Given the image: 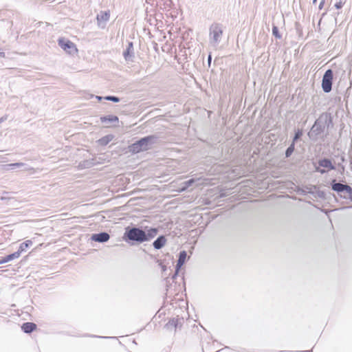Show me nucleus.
I'll return each mask as SVG.
<instances>
[{"instance_id": "obj_17", "label": "nucleus", "mask_w": 352, "mask_h": 352, "mask_svg": "<svg viewBox=\"0 0 352 352\" xmlns=\"http://www.w3.org/2000/svg\"><path fill=\"white\" fill-rule=\"evenodd\" d=\"M102 122H118V118L116 116H109L100 118Z\"/></svg>"}, {"instance_id": "obj_20", "label": "nucleus", "mask_w": 352, "mask_h": 352, "mask_svg": "<svg viewBox=\"0 0 352 352\" xmlns=\"http://www.w3.org/2000/svg\"><path fill=\"white\" fill-rule=\"evenodd\" d=\"M197 180L195 179H189L183 183V187L181 189V191H184L186 190L188 187L191 186Z\"/></svg>"}, {"instance_id": "obj_16", "label": "nucleus", "mask_w": 352, "mask_h": 352, "mask_svg": "<svg viewBox=\"0 0 352 352\" xmlns=\"http://www.w3.org/2000/svg\"><path fill=\"white\" fill-rule=\"evenodd\" d=\"M341 196L345 199L351 198L352 197V188L348 185H345Z\"/></svg>"}, {"instance_id": "obj_31", "label": "nucleus", "mask_w": 352, "mask_h": 352, "mask_svg": "<svg viewBox=\"0 0 352 352\" xmlns=\"http://www.w3.org/2000/svg\"><path fill=\"white\" fill-rule=\"evenodd\" d=\"M316 124H314V125L312 126V129H311L314 131V130H315V128H316Z\"/></svg>"}, {"instance_id": "obj_23", "label": "nucleus", "mask_w": 352, "mask_h": 352, "mask_svg": "<svg viewBox=\"0 0 352 352\" xmlns=\"http://www.w3.org/2000/svg\"><path fill=\"white\" fill-rule=\"evenodd\" d=\"M272 34L277 38H281V35L279 33L278 29L275 25H274L273 28H272Z\"/></svg>"}, {"instance_id": "obj_8", "label": "nucleus", "mask_w": 352, "mask_h": 352, "mask_svg": "<svg viewBox=\"0 0 352 352\" xmlns=\"http://www.w3.org/2000/svg\"><path fill=\"white\" fill-rule=\"evenodd\" d=\"M133 43H129L126 50L124 52L123 56L126 60H131V58L133 56Z\"/></svg>"}, {"instance_id": "obj_4", "label": "nucleus", "mask_w": 352, "mask_h": 352, "mask_svg": "<svg viewBox=\"0 0 352 352\" xmlns=\"http://www.w3.org/2000/svg\"><path fill=\"white\" fill-rule=\"evenodd\" d=\"M58 45L67 53L74 55L77 54L78 50L76 45L71 41L61 38L58 39Z\"/></svg>"}, {"instance_id": "obj_28", "label": "nucleus", "mask_w": 352, "mask_h": 352, "mask_svg": "<svg viewBox=\"0 0 352 352\" xmlns=\"http://www.w3.org/2000/svg\"><path fill=\"white\" fill-rule=\"evenodd\" d=\"M7 120V116L0 118V124Z\"/></svg>"}, {"instance_id": "obj_26", "label": "nucleus", "mask_w": 352, "mask_h": 352, "mask_svg": "<svg viewBox=\"0 0 352 352\" xmlns=\"http://www.w3.org/2000/svg\"><path fill=\"white\" fill-rule=\"evenodd\" d=\"M343 6V3L342 1H339L338 2H337L336 4H335V7L337 8V9H340Z\"/></svg>"}, {"instance_id": "obj_22", "label": "nucleus", "mask_w": 352, "mask_h": 352, "mask_svg": "<svg viewBox=\"0 0 352 352\" xmlns=\"http://www.w3.org/2000/svg\"><path fill=\"white\" fill-rule=\"evenodd\" d=\"M111 140V138L109 136H105L99 140V142L101 145H106Z\"/></svg>"}, {"instance_id": "obj_29", "label": "nucleus", "mask_w": 352, "mask_h": 352, "mask_svg": "<svg viewBox=\"0 0 352 352\" xmlns=\"http://www.w3.org/2000/svg\"><path fill=\"white\" fill-rule=\"evenodd\" d=\"M96 98L98 99V100H101L102 99V97L101 96H96Z\"/></svg>"}, {"instance_id": "obj_24", "label": "nucleus", "mask_w": 352, "mask_h": 352, "mask_svg": "<svg viewBox=\"0 0 352 352\" xmlns=\"http://www.w3.org/2000/svg\"><path fill=\"white\" fill-rule=\"evenodd\" d=\"M104 99L107 100L114 102H118L120 101V98H119L116 97V96H106L104 98Z\"/></svg>"}, {"instance_id": "obj_19", "label": "nucleus", "mask_w": 352, "mask_h": 352, "mask_svg": "<svg viewBox=\"0 0 352 352\" xmlns=\"http://www.w3.org/2000/svg\"><path fill=\"white\" fill-rule=\"evenodd\" d=\"M319 164L320 166L327 168L328 169L333 168V166L332 165L331 162L329 160H326V159L322 160L320 161Z\"/></svg>"}, {"instance_id": "obj_7", "label": "nucleus", "mask_w": 352, "mask_h": 352, "mask_svg": "<svg viewBox=\"0 0 352 352\" xmlns=\"http://www.w3.org/2000/svg\"><path fill=\"white\" fill-rule=\"evenodd\" d=\"M109 234L107 232H101L99 234H94L91 236V239L94 241L100 243L106 242L109 239Z\"/></svg>"}, {"instance_id": "obj_6", "label": "nucleus", "mask_w": 352, "mask_h": 352, "mask_svg": "<svg viewBox=\"0 0 352 352\" xmlns=\"http://www.w3.org/2000/svg\"><path fill=\"white\" fill-rule=\"evenodd\" d=\"M110 18V11H100L96 16L97 25L101 28L104 29L106 27L107 23Z\"/></svg>"}, {"instance_id": "obj_32", "label": "nucleus", "mask_w": 352, "mask_h": 352, "mask_svg": "<svg viewBox=\"0 0 352 352\" xmlns=\"http://www.w3.org/2000/svg\"><path fill=\"white\" fill-rule=\"evenodd\" d=\"M316 2H317V0H313V3H314V4H316Z\"/></svg>"}, {"instance_id": "obj_30", "label": "nucleus", "mask_w": 352, "mask_h": 352, "mask_svg": "<svg viewBox=\"0 0 352 352\" xmlns=\"http://www.w3.org/2000/svg\"><path fill=\"white\" fill-rule=\"evenodd\" d=\"M208 63H210V61H211V56L210 55L208 56Z\"/></svg>"}, {"instance_id": "obj_10", "label": "nucleus", "mask_w": 352, "mask_h": 352, "mask_svg": "<svg viewBox=\"0 0 352 352\" xmlns=\"http://www.w3.org/2000/svg\"><path fill=\"white\" fill-rule=\"evenodd\" d=\"M19 257V253H12L0 260V265L11 261Z\"/></svg>"}, {"instance_id": "obj_14", "label": "nucleus", "mask_w": 352, "mask_h": 352, "mask_svg": "<svg viewBox=\"0 0 352 352\" xmlns=\"http://www.w3.org/2000/svg\"><path fill=\"white\" fill-rule=\"evenodd\" d=\"M36 328V324L32 322H25L22 326L25 333H31Z\"/></svg>"}, {"instance_id": "obj_5", "label": "nucleus", "mask_w": 352, "mask_h": 352, "mask_svg": "<svg viewBox=\"0 0 352 352\" xmlns=\"http://www.w3.org/2000/svg\"><path fill=\"white\" fill-rule=\"evenodd\" d=\"M333 72L328 69L322 77V87L324 92L329 93L331 90Z\"/></svg>"}, {"instance_id": "obj_9", "label": "nucleus", "mask_w": 352, "mask_h": 352, "mask_svg": "<svg viewBox=\"0 0 352 352\" xmlns=\"http://www.w3.org/2000/svg\"><path fill=\"white\" fill-rule=\"evenodd\" d=\"M166 243V239L165 236H160L153 242V245L155 249L160 250L165 245Z\"/></svg>"}, {"instance_id": "obj_25", "label": "nucleus", "mask_w": 352, "mask_h": 352, "mask_svg": "<svg viewBox=\"0 0 352 352\" xmlns=\"http://www.w3.org/2000/svg\"><path fill=\"white\" fill-rule=\"evenodd\" d=\"M302 135V133L300 130H298L294 135V138L293 139L294 144H295V142L300 138V137Z\"/></svg>"}, {"instance_id": "obj_21", "label": "nucleus", "mask_w": 352, "mask_h": 352, "mask_svg": "<svg viewBox=\"0 0 352 352\" xmlns=\"http://www.w3.org/2000/svg\"><path fill=\"white\" fill-rule=\"evenodd\" d=\"M294 151V142L287 148L285 152V155L287 157H289Z\"/></svg>"}, {"instance_id": "obj_15", "label": "nucleus", "mask_w": 352, "mask_h": 352, "mask_svg": "<svg viewBox=\"0 0 352 352\" xmlns=\"http://www.w3.org/2000/svg\"><path fill=\"white\" fill-rule=\"evenodd\" d=\"M32 245V241L31 240H27L25 242L22 243L19 248V250L16 252L15 253H19V256L21 255V252H24L26 248H29Z\"/></svg>"}, {"instance_id": "obj_12", "label": "nucleus", "mask_w": 352, "mask_h": 352, "mask_svg": "<svg viewBox=\"0 0 352 352\" xmlns=\"http://www.w3.org/2000/svg\"><path fill=\"white\" fill-rule=\"evenodd\" d=\"M23 167L24 168V170H29L30 168L26 167L25 164H23V163H21V162H19V163H14V164H8L6 165V169L7 170H12L14 168H22Z\"/></svg>"}, {"instance_id": "obj_3", "label": "nucleus", "mask_w": 352, "mask_h": 352, "mask_svg": "<svg viewBox=\"0 0 352 352\" xmlns=\"http://www.w3.org/2000/svg\"><path fill=\"white\" fill-rule=\"evenodd\" d=\"M124 236L130 241H136L138 243H143L146 241L145 232L138 228H127Z\"/></svg>"}, {"instance_id": "obj_13", "label": "nucleus", "mask_w": 352, "mask_h": 352, "mask_svg": "<svg viewBox=\"0 0 352 352\" xmlns=\"http://www.w3.org/2000/svg\"><path fill=\"white\" fill-rule=\"evenodd\" d=\"M186 256H187V254L185 251H182L179 253V259H178L177 263V270L179 268H180L184 265V263H185Z\"/></svg>"}, {"instance_id": "obj_18", "label": "nucleus", "mask_w": 352, "mask_h": 352, "mask_svg": "<svg viewBox=\"0 0 352 352\" xmlns=\"http://www.w3.org/2000/svg\"><path fill=\"white\" fill-rule=\"evenodd\" d=\"M344 184L340 183H336L333 181L332 184V189L342 194V192L344 191Z\"/></svg>"}, {"instance_id": "obj_11", "label": "nucleus", "mask_w": 352, "mask_h": 352, "mask_svg": "<svg viewBox=\"0 0 352 352\" xmlns=\"http://www.w3.org/2000/svg\"><path fill=\"white\" fill-rule=\"evenodd\" d=\"M157 234V229L156 228H151L147 230V232H145L146 235V241H149L152 239L156 236Z\"/></svg>"}, {"instance_id": "obj_2", "label": "nucleus", "mask_w": 352, "mask_h": 352, "mask_svg": "<svg viewBox=\"0 0 352 352\" xmlns=\"http://www.w3.org/2000/svg\"><path fill=\"white\" fill-rule=\"evenodd\" d=\"M222 34L223 30L219 24H213L210 26L209 42L212 47L217 48L221 40Z\"/></svg>"}, {"instance_id": "obj_1", "label": "nucleus", "mask_w": 352, "mask_h": 352, "mask_svg": "<svg viewBox=\"0 0 352 352\" xmlns=\"http://www.w3.org/2000/svg\"><path fill=\"white\" fill-rule=\"evenodd\" d=\"M154 136H147L137 141L130 146L129 149L132 153H139L149 149L155 142Z\"/></svg>"}, {"instance_id": "obj_27", "label": "nucleus", "mask_w": 352, "mask_h": 352, "mask_svg": "<svg viewBox=\"0 0 352 352\" xmlns=\"http://www.w3.org/2000/svg\"><path fill=\"white\" fill-rule=\"evenodd\" d=\"M324 3V0H322L319 4V9L321 10L323 8Z\"/></svg>"}]
</instances>
